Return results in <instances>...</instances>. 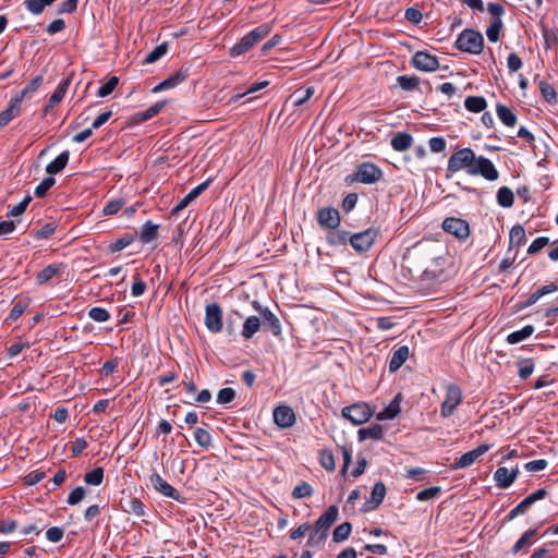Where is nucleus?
<instances>
[{
	"mask_svg": "<svg viewBox=\"0 0 558 558\" xmlns=\"http://www.w3.org/2000/svg\"><path fill=\"white\" fill-rule=\"evenodd\" d=\"M157 236L158 225H155L151 221H147L142 228L140 240L146 244L157 239Z\"/></svg>",
	"mask_w": 558,
	"mask_h": 558,
	"instance_id": "e433bc0d",
	"label": "nucleus"
},
{
	"mask_svg": "<svg viewBox=\"0 0 558 558\" xmlns=\"http://www.w3.org/2000/svg\"><path fill=\"white\" fill-rule=\"evenodd\" d=\"M312 494H313L312 486L306 482H302L301 484L296 485L293 488L292 497L293 498H306V497L312 496Z\"/></svg>",
	"mask_w": 558,
	"mask_h": 558,
	"instance_id": "4d7b16f0",
	"label": "nucleus"
},
{
	"mask_svg": "<svg viewBox=\"0 0 558 558\" xmlns=\"http://www.w3.org/2000/svg\"><path fill=\"white\" fill-rule=\"evenodd\" d=\"M62 265L51 264L45 267L41 271H39L36 276V280L39 284H44L48 282L53 277L58 276L61 272Z\"/></svg>",
	"mask_w": 558,
	"mask_h": 558,
	"instance_id": "473e14b6",
	"label": "nucleus"
},
{
	"mask_svg": "<svg viewBox=\"0 0 558 558\" xmlns=\"http://www.w3.org/2000/svg\"><path fill=\"white\" fill-rule=\"evenodd\" d=\"M441 259L432 247L420 243L408 250L403 257L410 270L412 271L414 268L415 272L424 276L425 279H434L438 276L437 268L440 266Z\"/></svg>",
	"mask_w": 558,
	"mask_h": 558,
	"instance_id": "f257e3e1",
	"label": "nucleus"
},
{
	"mask_svg": "<svg viewBox=\"0 0 558 558\" xmlns=\"http://www.w3.org/2000/svg\"><path fill=\"white\" fill-rule=\"evenodd\" d=\"M518 468L509 470L505 466H499L494 473V481L496 482V485L499 488L505 489L510 487L514 483V481L518 477Z\"/></svg>",
	"mask_w": 558,
	"mask_h": 558,
	"instance_id": "aec40b11",
	"label": "nucleus"
},
{
	"mask_svg": "<svg viewBox=\"0 0 558 558\" xmlns=\"http://www.w3.org/2000/svg\"><path fill=\"white\" fill-rule=\"evenodd\" d=\"M357 436L360 441L366 439L379 440L384 437V427L379 424H374L369 427L359 429Z\"/></svg>",
	"mask_w": 558,
	"mask_h": 558,
	"instance_id": "bb28decb",
	"label": "nucleus"
},
{
	"mask_svg": "<svg viewBox=\"0 0 558 558\" xmlns=\"http://www.w3.org/2000/svg\"><path fill=\"white\" fill-rule=\"evenodd\" d=\"M378 234V229L368 228L364 231L352 234L350 244L359 254L365 253L373 246Z\"/></svg>",
	"mask_w": 558,
	"mask_h": 558,
	"instance_id": "6e6552de",
	"label": "nucleus"
},
{
	"mask_svg": "<svg viewBox=\"0 0 558 558\" xmlns=\"http://www.w3.org/2000/svg\"><path fill=\"white\" fill-rule=\"evenodd\" d=\"M536 529L525 531L513 545L511 553L517 555L524 546H530L533 543V537L536 535Z\"/></svg>",
	"mask_w": 558,
	"mask_h": 558,
	"instance_id": "c9c22d12",
	"label": "nucleus"
},
{
	"mask_svg": "<svg viewBox=\"0 0 558 558\" xmlns=\"http://www.w3.org/2000/svg\"><path fill=\"white\" fill-rule=\"evenodd\" d=\"M342 416L354 425H361L367 422L374 413V410L365 402H357L342 409Z\"/></svg>",
	"mask_w": 558,
	"mask_h": 558,
	"instance_id": "0eeeda50",
	"label": "nucleus"
},
{
	"mask_svg": "<svg viewBox=\"0 0 558 558\" xmlns=\"http://www.w3.org/2000/svg\"><path fill=\"white\" fill-rule=\"evenodd\" d=\"M470 175H482L488 181H495L498 179L499 172L488 158L480 156L476 159L474 168L470 170Z\"/></svg>",
	"mask_w": 558,
	"mask_h": 558,
	"instance_id": "ddd939ff",
	"label": "nucleus"
},
{
	"mask_svg": "<svg viewBox=\"0 0 558 558\" xmlns=\"http://www.w3.org/2000/svg\"><path fill=\"white\" fill-rule=\"evenodd\" d=\"M44 82V77L43 75H37L36 77H34L26 86L24 89H22L19 94H16L15 96L19 97L22 101L25 97H29V95L34 92H36L40 85L43 84Z\"/></svg>",
	"mask_w": 558,
	"mask_h": 558,
	"instance_id": "79ce46f5",
	"label": "nucleus"
},
{
	"mask_svg": "<svg viewBox=\"0 0 558 558\" xmlns=\"http://www.w3.org/2000/svg\"><path fill=\"white\" fill-rule=\"evenodd\" d=\"M496 113L498 119L509 128H512L517 123V116L513 111L505 105L498 104L496 106Z\"/></svg>",
	"mask_w": 558,
	"mask_h": 558,
	"instance_id": "2f4dec72",
	"label": "nucleus"
},
{
	"mask_svg": "<svg viewBox=\"0 0 558 558\" xmlns=\"http://www.w3.org/2000/svg\"><path fill=\"white\" fill-rule=\"evenodd\" d=\"M253 306L255 310L259 312L262 315V318L264 320V324L268 326L270 332L278 337L281 335V324L279 318L267 307L263 308L257 301L253 302Z\"/></svg>",
	"mask_w": 558,
	"mask_h": 558,
	"instance_id": "a211bd4d",
	"label": "nucleus"
},
{
	"mask_svg": "<svg viewBox=\"0 0 558 558\" xmlns=\"http://www.w3.org/2000/svg\"><path fill=\"white\" fill-rule=\"evenodd\" d=\"M462 401V391L458 385L451 384L447 387L445 400L440 407L442 417L451 416Z\"/></svg>",
	"mask_w": 558,
	"mask_h": 558,
	"instance_id": "1a4fd4ad",
	"label": "nucleus"
},
{
	"mask_svg": "<svg viewBox=\"0 0 558 558\" xmlns=\"http://www.w3.org/2000/svg\"><path fill=\"white\" fill-rule=\"evenodd\" d=\"M260 327L262 320L259 317L254 315L248 316L243 324L242 337L245 340L251 339L257 331H259Z\"/></svg>",
	"mask_w": 558,
	"mask_h": 558,
	"instance_id": "a878e982",
	"label": "nucleus"
},
{
	"mask_svg": "<svg viewBox=\"0 0 558 558\" xmlns=\"http://www.w3.org/2000/svg\"><path fill=\"white\" fill-rule=\"evenodd\" d=\"M21 105L22 100L19 97L13 96L10 99L8 107L0 112V128L8 125L13 119L21 114Z\"/></svg>",
	"mask_w": 558,
	"mask_h": 558,
	"instance_id": "412c9836",
	"label": "nucleus"
},
{
	"mask_svg": "<svg viewBox=\"0 0 558 558\" xmlns=\"http://www.w3.org/2000/svg\"><path fill=\"white\" fill-rule=\"evenodd\" d=\"M69 150L62 151L54 160L49 162L46 167V172L50 175L61 172L69 162Z\"/></svg>",
	"mask_w": 558,
	"mask_h": 558,
	"instance_id": "c85d7f7f",
	"label": "nucleus"
},
{
	"mask_svg": "<svg viewBox=\"0 0 558 558\" xmlns=\"http://www.w3.org/2000/svg\"><path fill=\"white\" fill-rule=\"evenodd\" d=\"M208 187V182H204L195 186L192 191H190L173 208V213L178 214L189 206L191 202L196 199Z\"/></svg>",
	"mask_w": 558,
	"mask_h": 558,
	"instance_id": "4be33fe9",
	"label": "nucleus"
},
{
	"mask_svg": "<svg viewBox=\"0 0 558 558\" xmlns=\"http://www.w3.org/2000/svg\"><path fill=\"white\" fill-rule=\"evenodd\" d=\"M69 85H70V78H66V80H63L62 82H60V84L58 85L56 90L50 96L48 104L46 105V107L44 109L45 112H47L49 109L53 108L54 106H57L58 104L61 102V100L63 99V97L69 88Z\"/></svg>",
	"mask_w": 558,
	"mask_h": 558,
	"instance_id": "b1692460",
	"label": "nucleus"
},
{
	"mask_svg": "<svg viewBox=\"0 0 558 558\" xmlns=\"http://www.w3.org/2000/svg\"><path fill=\"white\" fill-rule=\"evenodd\" d=\"M146 290V283L141 279L140 275L136 274L134 276V282L131 288V293L133 296H141L144 294Z\"/></svg>",
	"mask_w": 558,
	"mask_h": 558,
	"instance_id": "774afa93",
	"label": "nucleus"
},
{
	"mask_svg": "<svg viewBox=\"0 0 558 558\" xmlns=\"http://www.w3.org/2000/svg\"><path fill=\"white\" fill-rule=\"evenodd\" d=\"M57 229V226L54 222H48L45 226H43L40 229L33 231V235L36 239H48L51 236Z\"/></svg>",
	"mask_w": 558,
	"mask_h": 558,
	"instance_id": "052dcab7",
	"label": "nucleus"
},
{
	"mask_svg": "<svg viewBox=\"0 0 558 558\" xmlns=\"http://www.w3.org/2000/svg\"><path fill=\"white\" fill-rule=\"evenodd\" d=\"M412 65L424 72H433L439 69V61L436 56L426 51H417L413 54L411 60Z\"/></svg>",
	"mask_w": 558,
	"mask_h": 558,
	"instance_id": "4468645a",
	"label": "nucleus"
},
{
	"mask_svg": "<svg viewBox=\"0 0 558 558\" xmlns=\"http://www.w3.org/2000/svg\"><path fill=\"white\" fill-rule=\"evenodd\" d=\"M387 489L383 482H376L373 486L371 496L366 499L362 507L363 512H369L377 509L386 496Z\"/></svg>",
	"mask_w": 558,
	"mask_h": 558,
	"instance_id": "dca6fc26",
	"label": "nucleus"
},
{
	"mask_svg": "<svg viewBox=\"0 0 558 558\" xmlns=\"http://www.w3.org/2000/svg\"><path fill=\"white\" fill-rule=\"evenodd\" d=\"M539 90L542 96L547 102H556L557 101V93L553 85L549 83L542 81L539 83Z\"/></svg>",
	"mask_w": 558,
	"mask_h": 558,
	"instance_id": "603ef678",
	"label": "nucleus"
},
{
	"mask_svg": "<svg viewBox=\"0 0 558 558\" xmlns=\"http://www.w3.org/2000/svg\"><path fill=\"white\" fill-rule=\"evenodd\" d=\"M489 450L488 445H480L475 449L463 453L460 458H458L452 464V470L464 469L471 466L480 457L486 453Z\"/></svg>",
	"mask_w": 558,
	"mask_h": 558,
	"instance_id": "f3484780",
	"label": "nucleus"
},
{
	"mask_svg": "<svg viewBox=\"0 0 558 558\" xmlns=\"http://www.w3.org/2000/svg\"><path fill=\"white\" fill-rule=\"evenodd\" d=\"M445 232L454 235L459 240H465L470 235V225L466 220L457 217H447L441 225Z\"/></svg>",
	"mask_w": 558,
	"mask_h": 558,
	"instance_id": "9d476101",
	"label": "nucleus"
},
{
	"mask_svg": "<svg viewBox=\"0 0 558 558\" xmlns=\"http://www.w3.org/2000/svg\"><path fill=\"white\" fill-rule=\"evenodd\" d=\"M340 214L333 207H323L317 211V222L322 228L333 230L340 226Z\"/></svg>",
	"mask_w": 558,
	"mask_h": 558,
	"instance_id": "2eb2a0df",
	"label": "nucleus"
},
{
	"mask_svg": "<svg viewBox=\"0 0 558 558\" xmlns=\"http://www.w3.org/2000/svg\"><path fill=\"white\" fill-rule=\"evenodd\" d=\"M518 375L521 379H527L534 372V362L532 359H521L517 362Z\"/></svg>",
	"mask_w": 558,
	"mask_h": 558,
	"instance_id": "ea45409f",
	"label": "nucleus"
},
{
	"mask_svg": "<svg viewBox=\"0 0 558 558\" xmlns=\"http://www.w3.org/2000/svg\"><path fill=\"white\" fill-rule=\"evenodd\" d=\"M194 438L202 448L207 449L211 446V436L205 428L197 427L194 432Z\"/></svg>",
	"mask_w": 558,
	"mask_h": 558,
	"instance_id": "49530a36",
	"label": "nucleus"
},
{
	"mask_svg": "<svg viewBox=\"0 0 558 558\" xmlns=\"http://www.w3.org/2000/svg\"><path fill=\"white\" fill-rule=\"evenodd\" d=\"M381 178L383 170L378 166L372 162H363L357 166L353 174L347 177V181L359 182L363 184H374L380 181Z\"/></svg>",
	"mask_w": 558,
	"mask_h": 558,
	"instance_id": "39448f33",
	"label": "nucleus"
},
{
	"mask_svg": "<svg viewBox=\"0 0 558 558\" xmlns=\"http://www.w3.org/2000/svg\"><path fill=\"white\" fill-rule=\"evenodd\" d=\"M534 332V327L532 325H526L522 329L513 331L507 336V342L509 344L519 343L529 337H531Z\"/></svg>",
	"mask_w": 558,
	"mask_h": 558,
	"instance_id": "f704fd0d",
	"label": "nucleus"
},
{
	"mask_svg": "<svg viewBox=\"0 0 558 558\" xmlns=\"http://www.w3.org/2000/svg\"><path fill=\"white\" fill-rule=\"evenodd\" d=\"M477 157L471 148H461L454 151L447 165V172L456 173L465 170L470 174V170L474 168Z\"/></svg>",
	"mask_w": 558,
	"mask_h": 558,
	"instance_id": "20e7f679",
	"label": "nucleus"
},
{
	"mask_svg": "<svg viewBox=\"0 0 558 558\" xmlns=\"http://www.w3.org/2000/svg\"><path fill=\"white\" fill-rule=\"evenodd\" d=\"M319 461L322 466L327 471H333L336 468L333 454L329 450L320 451Z\"/></svg>",
	"mask_w": 558,
	"mask_h": 558,
	"instance_id": "6e6d98bb",
	"label": "nucleus"
},
{
	"mask_svg": "<svg viewBox=\"0 0 558 558\" xmlns=\"http://www.w3.org/2000/svg\"><path fill=\"white\" fill-rule=\"evenodd\" d=\"M269 33V25L262 24L257 26L256 28L247 33L244 37H242L241 40L231 48V56L238 57L245 53L257 43L264 39Z\"/></svg>",
	"mask_w": 558,
	"mask_h": 558,
	"instance_id": "7ed1b4c3",
	"label": "nucleus"
},
{
	"mask_svg": "<svg viewBox=\"0 0 558 558\" xmlns=\"http://www.w3.org/2000/svg\"><path fill=\"white\" fill-rule=\"evenodd\" d=\"M352 531V525L349 522L341 523L338 525L332 533V539L336 543H341L345 541Z\"/></svg>",
	"mask_w": 558,
	"mask_h": 558,
	"instance_id": "c03bdc74",
	"label": "nucleus"
},
{
	"mask_svg": "<svg viewBox=\"0 0 558 558\" xmlns=\"http://www.w3.org/2000/svg\"><path fill=\"white\" fill-rule=\"evenodd\" d=\"M165 105V101L156 102L146 110L135 113L132 119L136 123L148 121L153 117L157 116L162 110Z\"/></svg>",
	"mask_w": 558,
	"mask_h": 558,
	"instance_id": "c756f323",
	"label": "nucleus"
},
{
	"mask_svg": "<svg viewBox=\"0 0 558 558\" xmlns=\"http://www.w3.org/2000/svg\"><path fill=\"white\" fill-rule=\"evenodd\" d=\"M84 497H85V489L82 486H78L70 493V495L68 496L66 502L70 506H74V505H77L78 502H81L84 499Z\"/></svg>",
	"mask_w": 558,
	"mask_h": 558,
	"instance_id": "338daca9",
	"label": "nucleus"
},
{
	"mask_svg": "<svg viewBox=\"0 0 558 558\" xmlns=\"http://www.w3.org/2000/svg\"><path fill=\"white\" fill-rule=\"evenodd\" d=\"M409 353V348L407 345H401L393 351L389 361V371L391 373L397 372L408 360Z\"/></svg>",
	"mask_w": 558,
	"mask_h": 558,
	"instance_id": "5701e85b",
	"label": "nucleus"
},
{
	"mask_svg": "<svg viewBox=\"0 0 558 558\" xmlns=\"http://www.w3.org/2000/svg\"><path fill=\"white\" fill-rule=\"evenodd\" d=\"M487 102L482 96H469L464 100V107L471 112H482L485 110Z\"/></svg>",
	"mask_w": 558,
	"mask_h": 558,
	"instance_id": "72a5a7b5",
	"label": "nucleus"
},
{
	"mask_svg": "<svg viewBox=\"0 0 558 558\" xmlns=\"http://www.w3.org/2000/svg\"><path fill=\"white\" fill-rule=\"evenodd\" d=\"M454 47L462 52L480 54L484 49V37L478 31L465 28L458 35Z\"/></svg>",
	"mask_w": 558,
	"mask_h": 558,
	"instance_id": "f03ea898",
	"label": "nucleus"
},
{
	"mask_svg": "<svg viewBox=\"0 0 558 558\" xmlns=\"http://www.w3.org/2000/svg\"><path fill=\"white\" fill-rule=\"evenodd\" d=\"M351 235L350 232L337 228L329 230L326 240L332 246L345 245L348 242L350 243Z\"/></svg>",
	"mask_w": 558,
	"mask_h": 558,
	"instance_id": "393cba45",
	"label": "nucleus"
},
{
	"mask_svg": "<svg viewBox=\"0 0 558 558\" xmlns=\"http://www.w3.org/2000/svg\"><path fill=\"white\" fill-rule=\"evenodd\" d=\"M337 518L338 508L336 506H329L316 521L314 530L310 534L308 545H313L315 543V537L320 531L322 534L318 536V541L325 538L330 526L337 521Z\"/></svg>",
	"mask_w": 558,
	"mask_h": 558,
	"instance_id": "423d86ee",
	"label": "nucleus"
},
{
	"mask_svg": "<svg viewBox=\"0 0 558 558\" xmlns=\"http://www.w3.org/2000/svg\"><path fill=\"white\" fill-rule=\"evenodd\" d=\"M145 508L146 507L141 499H138L136 497H132L128 500L124 511L129 512V513H133L136 517H144L146 513Z\"/></svg>",
	"mask_w": 558,
	"mask_h": 558,
	"instance_id": "58836bf2",
	"label": "nucleus"
},
{
	"mask_svg": "<svg viewBox=\"0 0 558 558\" xmlns=\"http://www.w3.org/2000/svg\"><path fill=\"white\" fill-rule=\"evenodd\" d=\"M205 326L213 333H218L222 330V310L219 304L211 303L205 308Z\"/></svg>",
	"mask_w": 558,
	"mask_h": 558,
	"instance_id": "f8f14e48",
	"label": "nucleus"
},
{
	"mask_svg": "<svg viewBox=\"0 0 558 558\" xmlns=\"http://www.w3.org/2000/svg\"><path fill=\"white\" fill-rule=\"evenodd\" d=\"M549 244V238L538 236L536 238L527 248L529 255H535Z\"/></svg>",
	"mask_w": 558,
	"mask_h": 558,
	"instance_id": "bf43d9fd",
	"label": "nucleus"
},
{
	"mask_svg": "<svg viewBox=\"0 0 558 558\" xmlns=\"http://www.w3.org/2000/svg\"><path fill=\"white\" fill-rule=\"evenodd\" d=\"M123 205L124 201L122 198L112 199L105 205L102 211L107 216L114 215L123 207Z\"/></svg>",
	"mask_w": 558,
	"mask_h": 558,
	"instance_id": "e2e57ef3",
	"label": "nucleus"
},
{
	"mask_svg": "<svg viewBox=\"0 0 558 558\" xmlns=\"http://www.w3.org/2000/svg\"><path fill=\"white\" fill-rule=\"evenodd\" d=\"M412 135L403 132L397 133L390 142L391 147L397 151H404L409 149L412 146Z\"/></svg>",
	"mask_w": 558,
	"mask_h": 558,
	"instance_id": "7c9ffc66",
	"label": "nucleus"
},
{
	"mask_svg": "<svg viewBox=\"0 0 558 558\" xmlns=\"http://www.w3.org/2000/svg\"><path fill=\"white\" fill-rule=\"evenodd\" d=\"M168 45L167 43H162L156 46L145 58L144 63L150 64L158 61L161 57L167 53Z\"/></svg>",
	"mask_w": 558,
	"mask_h": 558,
	"instance_id": "a18cd8bd",
	"label": "nucleus"
},
{
	"mask_svg": "<svg viewBox=\"0 0 558 558\" xmlns=\"http://www.w3.org/2000/svg\"><path fill=\"white\" fill-rule=\"evenodd\" d=\"M133 242L132 236H122L109 245L111 253H117L128 247Z\"/></svg>",
	"mask_w": 558,
	"mask_h": 558,
	"instance_id": "69168bd1",
	"label": "nucleus"
},
{
	"mask_svg": "<svg viewBox=\"0 0 558 558\" xmlns=\"http://www.w3.org/2000/svg\"><path fill=\"white\" fill-rule=\"evenodd\" d=\"M504 27L502 20L492 21L490 25L486 29V36L489 41L496 43L499 40L500 31Z\"/></svg>",
	"mask_w": 558,
	"mask_h": 558,
	"instance_id": "8fccbe9b",
	"label": "nucleus"
},
{
	"mask_svg": "<svg viewBox=\"0 0 558 558\" xmlns=\"http://www.w3.org/2000/svg\"><path fill=\"white\" fill-rule=\"evenodd\" d=\"M56 183L54 178L47 177L45 178L35 189V195L37 197H44L46 193Z\"/></svg>",
	"mask_w": 558,
	"mask_h": 558,
	"instance_id": "13d9d810",
	"label": "nucleus"
},
{
	"mask_svg": "<svg viewBox=\"0 0 558 558\" xmlns=\"http://www.w3.org/2000/svg\"><path fill=\"white\" fill-rule=\"evenodd\" d=\"M274 421L281 428H289L295 423V414L289 405H279L274 410Z\"/></svg>",
	"mask_w": 558,
	"mask_h": 558,
	"instance_id": "6ab92c4d",
	"label": "nucleus"
},
{
	"mask_svg": "<svg viewBox=\"0 0 558 558\" xmlns=\"http://www.w3.org/2000/svg\"><path fill=\"white\" fill-rule=\"evenodd\" d=\"M315 93V87L313 86H307L306 88L304 89H298L296 92H294L293 94V105L295 107H299V106H302L303 104H305Z\"/></svg>",
	"mask_w": 558,
	"mask_h": 558,
	"instance_id": "37998d69",
	"label": "nucleus"
},
{
	"mask_svg": "<svg viewBox=\"0 0 558 558\" xmlns=\"http://www.w3.org/2000/svg\"><path fill=\"white\" fill-rule=\"evenodd\" d=\"M235 398V391L232 388H222L218 391L217 403L227 404L233 401Z\"/></svg>",
	"mask_w": 558,
	"mask_h": 558,
	"instance_id": "0e129e2a",
	"label": "nucleus"
},
{
	"mask_svg": "<svg viewBox=\"0 0 558 558\" xmlns=\"http://www.w3.org/2000/svg\"><path fill=\"white\" fill-rule=\"evenodd\" d=\"M497 202L501 207L510 208L514 203L513 192L507 186H501L497 192Z\"/></svg>",
	"mask_w": 558,
	"mask_h": 558,
	"instance_id": "4c0bfd02",
	"label": "nucleus"
},
{
	"mask_svg": "<svg viewBox=\"0 0 558 558\" xmlns=\"http://www.w3.org/2000/svg\"><path fill=\"white\" fill-rule=\"evenodd\" d=\"M26 307H27L26 303H24L22 301L15 302L11 308L9 316L7 317V322H15L17 318H20L23 315Z\"/></svg>",
	"mask_w": 558,
	"mask_h": 558,
	"instance_id": "680f3d73",
	"label": "nucleus"
},
{
	"mask_svg": "<svg viewBox=\"0 0 558 558\" xmlns=\"http://www.w3.org/2000/svg\"><path fill=\"white\" fill-rule=\"evenodd\" d=\"M104 480V469L101 466L95 468L93 471L84 475V481L88 485L98 486Z\"/></svg>",
	"mask_w": 558,
	"mask_h": 558,
	"instance_id": "de8ad7c7",
	"label": "nucleus"
},
{
	"mask_svg": "<svg viewBox=\"0 0 558 558\" xmlns=\"http://www.w3.org/2000/svg\"><path fill=\"white\" fill-rule=\"evenodd\" d=\"M510 245L520 246L525 243L526 235L522 226L515 225L510 230Z\"/></svg>",
	"mask_w": 558,
	"mask_h": 558,
	"instance_id": "a19ab883",
	"label": "nucleus"
},
{
	"mask_svg": "<svg viewBox=\"0 0 558 558\" xmlns=\"http://www.w3.org/2000/svg\"><path fill=\"white\" fill-rule=\"evenodd\" d=\"M119 78L117 76H111L105 84H102L97 92V96L100 98H105L109 96L118 86Z\"/></svg>",
	"mask_w": 558,
	"mask_h": 558,
	"instance_id": "3c124183",
	"label": "nucleus"
},
{
	"mask_svg": "<svg viewBox=\"0 0 558 558\" xmlns=\"http://www.w3.org/2000/svg\"><path fill=\"white\" fill-rule=\"evenodd\" d=\"M401 412L400 408V395H397L395 399L386 407L383 411L377 414L378 421L392 420Z\"/></svg>",
	"mask_w": 558,
	"mask_h": 558,
	"instance_id": "cd10ccee",
	"label": "nucleus"
},
{
	"mask_svg": "<svg viewBox=\"0 0 558 558\" xmlns=\"http://www.w3.org/2000/svg\"><path fill=\"white\" fill-rule=\"evenodd\" d=\"M397 82L403 90H408V92L416 89L420 84L418 77L407 76V75L398 76Z\"/></svg>",
	"mask_w": 558,
	"mask_h": 558,
	"instance_id": "09e8293b",
	"label": "nucleus"
},
{
	"mask_svg": "<svg viewBox=\"0 0 558 558\" xmlns=\"http://www.w3.org/2000/svg\"><path fill=\"white\" fill-rule=\"evenodd\" d=\"M88 316H89V318H92L93 320H95L97 323H105V322L109 320L110 313L106 308L97 306V307H92L88 311Z\"/></svg>",
	"mask_w": 558,
	"mask_h": 558,
	"instance_id": "5fc2aeb1",
	"label": "nucleus"
},
{
	"mask_svg": "<svg viewBox=\"0 0 558 558\" xmlns=\"http://www.w3.org/2000/svg\"><path fill=\"white\" fill-rule=\"evenodd\" d=\"M441 493V488L439 486H433L426 489H423L416 494V500L418 501H427L439 497Z\"/></svg>",
	"mask_w": 558,
	"mask_h": 558,
	"instance_id": "864d4df0",
	"label": "nucleus"
},
{
	"mask_svg": "<svg viewBox=\"0 0 558 558\" xmlns=\"http://www.w3.org/2000/svg\"><path fill=\"white\" fill-rule=\"evenodd\" d=\"M149 482L155 490L160 493L161 495L172 498L175 501H179L181 504L185 502V498L172 486L170 485L166 480H163L160 474L153 473L149 476Z\"/></svg>",
	"mask_w": 558,
	"mask_h": 558,
	"instance_id": "9b49d317",
	"label": "nucleus"
}]
</instances>
